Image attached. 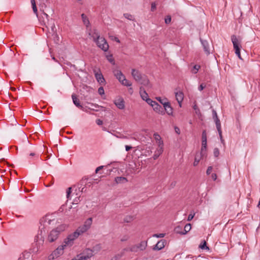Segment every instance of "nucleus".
<instances>
[{"instance_id":"f3484780","label":"nucleus","mask_w":260,"mask_h":260,"mask_svg":"<svg viewBox=\"0 0 260 260\" xmlns=\"http://www.w3.org/2000/svg\"><path fill=\"white\" fill-rule=\"evenodd\" d=\"M140 95L142 98V99L143 100H146L147 99H148V94L146 92V90H145V89L144 88V87H143L142 86L140 87Z\"/></svg>"},{"instance_id":"e2e57ef3","label":"nucleus","mask_w":260,"mask_h":260,"mask_svg":"<svg viewBox=\"0 0 260 260\" xmlns=\"http://www.w3.org/2000/svg\"><path fill=\"white\" fill-rule=\"evenodd\" d=\"M145 101L150 105H151V104H152V103H153V101L149 98L147 99Z\"/></svg>"},{"instance_id":"49530a36","label":"nucleus","mask_w":260,"mask_h":260,"mask_svg":"<svg viewBox=\"0 0 260 260\" xmlns=\"http://www.w3.org/2000/svg\"><path fill=\"white\" fill-rule=\"evenodd\" d=\"M44 220L45 222H47L49 224H50L51 222L54 220V219L51 220L50 219H49L48 216H46L45 217H44Z\"/></svg>"},{"instance_id":"2f4dec72","label":"nucleus","mask_w":260,"mask_h":260,"mask_svg":"<svg viewBox=\"0 0 260 260\" xmlns=\"http://www.w3.org/2000/svg\"><path fill=\"white\" fill-rule=\"evenodd\" d=\"M121 83L125 86H131L132 85V83L127 80L125 78L123 81H121Z\"/></svg>"},{"instance_id":"4c0bfd02","label":"nucleus","mask_w":260,"mask_h":260,"mask_svg":"<svg viewBox=\"0 0 260 260\" xmlns=\"http://www.w3.org/2000/svg\"><path fill=\"white\" fill-rule=\"evenodd\" d=\"M123 15L125 18H126L128 20H132V21L134 20V16L130 14L125 13V14H124Z\"/></svg>"},{"instance_id":"412c9836","label":"nucleus","mask_w":260,"mask_h":260,"mask_svg":"<svg viewBox=\"0 0 260 260\" xmlns=\"http://www.w3.org/2000/svg\"><path fill=\"white\" fill-rule=\"evenodd\" d=\"M89 35H91V34H89ZM91 37L93 38L94 42H96V40H99V39L102 38L100 37L99 33L95 29H94L92 33Z\"/></svg>"},{"instance_id":"4be33fe9","label":"nucleus","mask_w":260,"mask_h":260,"mask_svg":"<svg viewBox=\"0 0 260 260\" xmlns=\"http://www.w3.org/2000/svg\"><path fill=\"white\" fill-rule=\"evenodd\" d=\"M83 254L85 255L88 258L93 256V250L87 248L84 251Z\"/></svg>"},{"instance_id":"680f3d73","label":"nucleus","mask_w":260,"mask_h":260,"mask_svg":"<svg viewBox=\"0 0 260 260\" xmlns=\"http://www.w3.org/2000/svg\"><path fill=\"white\" fill-rule=\"evenodd\" d=\"M211 178L214 181H215L217 179V175L215 173L212 174Z\"/></svg>"},{"instance_id":"5701e85b","label":"nucleus","mask_w":260,"mask_h":260,"mask_svg":"<svg viewBox=\"0 0 260 260\" xmlns=\"http://www.w3.org/2000/svg\"><path fill=\"white\" fill-rule=\"evenodd\" d=\"M137 246L138 247V249L140 250H144L146 249L147 247V242L146 241H142L139 244H137Z\"/></svg>"},{"instance_id":"f704fd0d","label":"nucleus","mask_w":260,"mask_h":260,"mask_svg":"<svg viewBox=\"0 0 260 260\" xmlns=\"http://www.w3.org/2000/svg\"><path fill=\"white\" fill-rule=\"evenodd\" d=\"M174 231L177 234H180L181 235H182L183 230L182 227L180 226H176L174 229Z\"/></svg>"},{"instance_id":"6e6d98bb","label":"nucleus","mask_w":260,"mask_h":260,"mask_svg":"<svg viewBox=\"0 0 260 260\" xmlns=\"http://www.w3.org/2000/svg\"><path fill=\"white\" fill-rule=\"evenodd\" d=\"M212 113H213V118L214 119V120L217 118H218L217 113L215 110H212Z\"/></svg>"},{"instance_id":"79ce46f5","label":"nucleus","mask_w":260,"mask_h":260,"mask_svg":"<svg viewBox=\"0 0 260 260\" xmlns=\"http://www.w3.org/2000/svg\"><path fill=\"white\" fill-rule=\"evenodd\" d=\"M195 215V213L193 211L191 212L189 214L187 218V221H191Z\"/></svg>"},{"instance_id":"f257e3e1","label":"nucleus","mask_w":260,"mask_h":260,"mask_svg":"<svg viewBox=\"0 0 260 260\" xmlns=\"http://www.w3.org/2000/svg\"><path fill=\"white\" fill-rule=\"evenodd\" d=\"M132 75L136 81L139 82L143 86L148 88H151L152 87L147 76L142 74L138 70L133 69L132 70Z\"/></svg>"},{"instance_id":"3c124183","label":"nucleus","mask_w":260,"mask_h":260,"mask_svg":"<svg viewBox=\"0 0 260 260\" xmlns=\"http://www.w3.org/2000/svg\"><path fill=\"white\" fill-rule=\"evenodd\" d=\"M98 92H99V94H100V95L104 94V88L103 87H100L98 89Z\"/></svg>"},{"instance_id":"ea45409f","label":"nucleus","mask_w":260,"mask_h":260,"mask_svg":"<svg viewBox=\"0 0 260 260\" xmlns=\"http://www.w3.org/2000/svg\"><path fill=\"white\" fill-rule=\"evenodd\" d=\"M165 23L166 24H169L171 22V17L170 15H168L166 17L165 19Z\"/></svg>"},{"instance_id":"c85d7f7f","label":"nucleus","mask_w":260,"mask_h":260,"mask_svg":"<svg viewBox=\"0 0 260 260\" xmlns=\"http://www.w3.org/2000/svg\"><path fill=\"white\" fill-rule=\"evenodd\" d=\"M190 230H191V224L190 223L186 224L185 225L184 229L183 230L182 235H185Z\"/></svg>"},{"instance_id":"774afa93","label":"nucleus","mask_w":260,"mask_h":260,"mask_svg":"<svg viewBox=\"0 0 260 260\" xmlns=\"http://www.w3.org/2000/svg\"><path fill=\"white\" fill-rule=\"evenodd\" d=\"M159 155H158L157 152H155V154H154L153 158L154 159H156L158 157Z\"/></svg>"},{"instance_id":"aec40b11","label":"nucleus","mask_w":260,"mask_h":260,"mask_svg":"<svg viewBox=\"0 0 260 260\" xmlns=\"http://www.w3.org/2000/svg\"><path fill=\"white\" fill-rule=\"evenodd\" d=\"M214 121L215 122L216 126L218 132V134L219 135H221V127L220 120L218 118H217L215 119H214Z\"/></svg>"},{"instance_id":"f03ea898","label":"nucleus","mask_w":260,"mask_h":260,"mask_svg":"<svg viewBox=\"0 0 260 260\" xmlns=\"http://www.w3.org/2000/svg\"><path fill=\"white\" fill-rule=\"evenodd\" d=\"M67 228L66 224H61L56 228L51 230L48 235L46 242L52 243L55 242L59 237L61 232L64 231Z\"/></svg>"},{"instance_id":"de8ad7c7","label":"nucleus","mask_w":260,"mask_h":260,"mask_svg":"<svg viewBox=\"0 0 260 260\" xmlns=\"http://www.w3.org/2000/svg\"><path fill=\"white\" fill-rule=\"evenodd\" d=\"M165 236V234H163V233H161V234H154L153 235V237H156V238H163Z\"/></svg>"},{"instance_id":"7ed1b4c3","label":"nucleus","mask_w":260,"mask_h":260,"mask_svg":"<svg viewBox=\"0 0 260 260\" xmlns=\"http://www.w3.org/2000/svg\"><path fill=\"white\" fill-rule=\"evenodd\" d=\"M88 230L86 226L84 225L79 226L76 231L72 235H70L66 239H64V243L68 244H73L74 240L78 237V236L86 232Z\"/></svg>"},{"instance_id":"72a5a7b5","label":"nucleus","mask_w":260,"mask_h":260,"mask_svg":"<svg viewBox=\"0 0 260 260\" xmlns=\"http://www.w3.org/2000/svg\"><path fill=\"white\" fill-rule=\"evenodd\" d=\"M201 66L198 64H196L193 66V69L191 70V72L193 74H196L200 69Z\"/></svg>"},{"instance_id":"5fc2aeb1","label":"nucleus","mask_w":260,"mask_h":260,"mask_svg":"<svg viewBox=\"0 0 260 260\" xmlns=\"http://www.w3.org/2000/svg\"><path fill=\"white\" fill-rule=\"evenodd\" d=\"M88 259V257L85 255L80 256L77 260H87Z\"/></svg>"},{"instance_id":"09e8293b","label":"nucleus","mask_w":260,"mask_h":260,"mask_svg":"<svg viewBox=\"0 0 260 260\" xmlns=\"http://www.w3.org/2000/svg\"><path fill=\"white\" fill-rule=\"evenodd\" d=\"M101 247L100 244H97L93 247V251L94 250L100 251L101 250Z\"/></svg>"},{"instance_id":"69168bd1","label":"nucleus","mask_w":260,"mask_h":260,"mask_svg":"<svg viewBox=\"0 0 260 260\" xmlns=\"http://www.w3.org/2000/svg\"><path fill=\"white\" fill-rule=\"evenodd\" d=\"M104 166H100L99 167H98L96 170H95V173H98V172L102 170Z\"/></svg>"},{"instance_id":"603ef678","label":"nucleus","mask_w":260,"mask_h":260,"mask_svg":"<svg viewBox=\"0 0 260 260\" xmlns=\"http://www.w3.org/2000/svg\"><path fill=\"white\" fill-rule=\"evenodd\" d=\"M206 86V84L202 83L199 87V90L200 91L203 90Z\"/></svg>"},{"instance_id":"58836bf2","label":"nucleus","mask_w":260,"mask_h":260,"mask_svg":"<svg viewBox=\"0 0 260 260\" xmlns=\"http://www.w3.org/2000/svg\"><path fill=\"white\" fill-rule=\"evenodd\" d=\"M134 219L133 217L132 216H127L124 219V221L125 222H130Z\"/></svg>"},{"instance_id":"4d7b16f0","label":"nucleus","mask_w":260,"mask_h":260,"mask_svg":"<svg viewBox=\"0 0 260 260\" xmlns=\"http://www.w3.org/2000/svg\"><path fill=\"white\" fill-rule=\"evenodd\" d=\"M43 17L44 18V19H45L46 20V22H47V19H50L49 18V16L45 13H43V15L42 16V18H43Z\"/></svg>"},{"instance_id":"39448f33","label":"nucleus","mask_w":260,"mask_h":260,"mask_svg":"<svg viewBox=\"0 0 260 260\" xmlns=\"http://www.w3.org/2000/svg\"><path fill=\"white\" fill-rule=\"evenodd\" d=\"M231 40L233 44L234 48L235 50L236 54L238 56L240 59H242L240 54V49L241 47V40L240 38H237L236 35H232L231 36Z\"/></svg>"},{"instance_id":"338daca9","label":"nucleus","mask_w":260,"mask_h":260,"mask_svg":"<svg viewBox=\"0 0 260 260\" xmlns=\"http://www.w3.org/2000/svg\"><path fill=\"white\" fill-rule=\"evenodd\" d=\"M29 156H36V157L38 158L39 157V155H37L36 153L35 152H31L29 154Z\"/></svg>"},{"instance_id":"a211bd4d","label":"nucleus","mask_w":260,"mask_h":260,"mask_svg":"<svg viewBox=\"0 0 260 260\" xmlns=\"http://www.w3.org/2000/svg\"><path fill=\"white\" fill-rule=\"evenodd\" d=\"M154 110L156 112L164 114L165 112L164 111V108L158 104H155V106L153 108Z\"/></svg>"},{"instance_id":"e433bc0d","label":"nucleus","mask_w":260,"mask_h":260,"mask_svg":"<svg viewBox=\"0 0 260 260\" xmlns=\"http://www.w3.org/2000/svg\"><path fill=\"white\" fill-rule=\"evenodd\" d=\"M154 138L155 139V140L158 142V144H159L160 142H162L161 140V137L160 136L157 134V133H154L153 135Z\"/></svg>"},{"instance_id":"423d86ee","label":"nucleus","mask_w":260,"mask_h":260,"mask_svg":"<svg viewBox=\"0 0 260 260\" xmlns=\"http://www.w3.org/2000/svg\"><path fill=\"white\" fill-rule=\"evenodd\" d=\"M64 244L59 246L58 248H57L55 250L53 251L51 254L49 256V259H54L55 258H57L60 255H61L63 252V249L65 247L67 246H72L73 244H66L64 242Z\"/></svg>"},{"instance_id":"f8f14e48","label":"nucleus","mask_w":260,"mask_h":260,"mask_svg":"<svg viewBox=\"0 0 260 260\" xmlns=\"http://www.w3.org/2000/svg\"><path fill=\"white\" fill-rule=\"evenodd\" d=\"M166 241L165 240H161L159 241L153 247L154 250H159L162 249L165 246Z\"/></svg>"},{"instance_id":"c9c22d12","label":"nucleus","mask_w":260,"mask_h":260,"mask_svg":"<svg viewBox=\"0 0 260 260\" xmlns=\"http://www.w3.org/2000/svg\"><path fill=\"white\" fill-rule=\"evenodd\" d=\"M107 59H108V60L111 62V63H112L113 64H115V61H114V58H113V56L112 54H110V55H107Z\"/></svg>"},{"instance_id":"ddd939ff","label":"nucleus","mask_w":260,"mask_h":260,"mask_svg":"<svg viewBox=\"0 0 260 260\" xmlns=\"http://www.w3.org/2000/svg\"><path fill=\"white\" fill-rule=\"evenodd\" d=\"M128 248H125L123 249L119 253H118L113 257H112L111 260H118L120 259L122 256H123L124 255L125 251H128Z\"/></svg>"},{"instance_id":"6ab92c4d","label":"nucleus","mask_w":260,"mask_h":260,"mask_svg":"<svg viewBox=\"0 0 260 260\" xmlns=\"http://www.w3.org/2000/svg\"><path fill=\"white\" fill-rule=\"evenodd\" d=\"M88 180V178L85 176L82 178L78 183V186L79 189L82 187V186L86 185Z\"/></svg>"},{"instance_id":"9b49d317","label":"nucleus","mask_w":260,"mask_h":260,"mask_svg":"<svg viewBox=\"0 0 260 260\" xmlns=\"http://www.w3.org/2000/svg\"><path fill=\"white\" fill-rule=\"evenodd\" d=\"M113 73L116 78L121 83V81H123L125 78L124 75L122 74L121 71L118 70H115L113 71Z\"/></svg>"},{"instance_id":"0eeeda50","label":"nucleus","mask_w":260,"mask_h":260,"mask_svg":"<svg viewBox=\"0 0 260 260\" xmlns=\"http://www.w3.org/2000/svg\"><path fill=\"white\" fill-rule=\"evenodd\" d=\"M95 42L97 46L104 51H107L108 50L109 45L105 38L102 37L99 39V40H96Z\"/></svg>"},{"instance_id":"0e129e2a","label":"nucleus","mask_w":260,"mask_h":260,"mask_svg":"<svg viewBox=\"0 0 260 260\" xmlns=\"http://www.w3.org/2000/svg\"><path fill=\"white\" fill-rule=\"evenodd\" d=\"M128 237L127 236H125L122 238L121 239L120 241L121 242L126 241L128 240Z\"/></svg>"},{"instance_id":"9d476101","label":"nucleus","mask_w":260,"mask_h":260,"mask_svg":"<svg viewBox=\"0 0 260 260\" xmlns=\"http://www.w3.org/2000/svg\"><path fill=\"white\" fill-rule=\"evenodd\" d=\"M164 109L169 115L173 114V108L169 102H164Z\"/></svg>"},{"instance_id":"1a4fd4ad","label":"nucleus","mask_w":260,"mask_h":260,"mask_svg":"<svg viewBox=\"0 0 260 260\" xmlns=\"http://www.w3.org/2000/svg\"><path fill=\"white\" fill-rule=\"evenodd\" d=\"M114 103L118 109L122 110L125 108V102L122 98H118L115 100Z\"/></svg>"},{"instance_id":"dca6fc26","label":"nucleus","mask_w":260,"mask_h":260,"mask_svg":"<svg viewBox=\"0 0 260 260\" xmlns=\"http://www.w3.org/2000/svg\"><path fill=\"white\" fill-rule=\"evenodd\" d=\"M72 98L73 103L78 108L82 109L83 106L80 104L79 100L77 98L75 94H72Z\"/></svg>"},{"instance_id":"c756f323","label":"nucleus","mask_w":260,"mask_h":260,"mask_svg":"<svg viewBox=\"0 0 260 260\" xmlns=\"http://www.w3.org/2000/svg\"><path fill=\"white\" fill-rule=\"evenodd\" d=\"M207 144V134L206 131H203L202 135V144Z\"/></svg>"},{"instance_id":"bf43d9fd","label":"nucleus","mask_w":260,"mask_h":260,"mask_svg":"<svg viewBox=\"0 0 260 260\" xmlns=\"http://www.w3.org/2000/svg\"><path fill=\"white\" fill-rule=\"evenodd\" d=\"M32 8L34 12L37 15L38 10H37V8L36 5H34L32 6Z\"/></svg>"},{"instance_id":"b1692460","label":"nucleus","mask_w":260,"mask_h":260,"mask_svg":"<svg viewBox=\"0 0 260 260\" xmlns=\"http://www.w3.org/2000/svg\"><path fill=\"white\" fill-rule=\"evenodd\" d=\"M206 149H207V144H202V148L201 151L200 153V155L202 156H206Z\"/></svg>"},{"instance_id":"20e7f679","label":"nucleus","mask_w":260,"mask_h":260,"mask_svg":"<svg viewBox=\"0 0 260 260\" xmlns=\"http://www.w3.org/2000/svg\"><path fill=\"white\" fill-rule=\"evenodd\" d=\"M43 23L48 30L50 28L51 29V31H49L48 34H47L48 37L55 36L58 38V36L56 32V29L54 24V20L52 18L50 19H47V22H46L45 19L43 17Z\"/></svg>"},{"instance_id":"393cba45","label":"nucleus","mask_w":260,"mask_h":260,"mask_svg":"<svg viewBox=\"0 0 260 260\" xmlns=\"http://www.w3.org/2000/svg\"><path fill=\"white\" fill-rule=\"evenodd\" d=\"M158 155H160L163 152V142H160L158 144V148L155 151Z\"/></svg>"},{"instance_id":"bb28decb","label":"nucleus","mask_w":260,"mask_h":260,"mask_svg":"<svg viewBox=\"0 0 260 260\" xmlns=\"http://www.w3.org/2000/svg\"><path fill=\"white\" fill-rule=\"evenodd\" d=\"M92 218L91 217H89L86 220L83 225H84V226H86L87 228L89 229L92 224Z\"/></svg>"},{"instance_id":"8fccbe9b","label":"nucleus","mask_w":260,"mask_h":260,"mask_svg":"<svg viewBox=\"0 0 260 260\" xmlns=\"http://www.w3.org/2000/svg\"><path fill=\"white\" fill-rule=\"evenodd\" d=\"M156 9V4H155V3H152L151 4V11L153 12Z\"/></svg>"},{"instance_id":"2eb2a0df","label":"nucleus","mask_w":260,"mask_h":260,"mask_svg":"<svg viewBox=\"0 0 260 260\" xmlns=\"http://www.w3.org/2000/svg\"><path fill=\"white\" fill-rule=\"evenodd\" d=\"M176 99L178 102L180 106L181 107V104L184 98V94L182 92L179 91L176 92L175 94Z\"/></svg>"},{"instance_id":"6e6552de","label":"nucleus","mask_w":260,"mask_h":260,"mask_svg":"<svg viewBox=\"0 0 260 260\" xmlns=\"http://www.w3.org/2000/svg\"><path fill=\"white\" fill-rule=\"evenodd\" d=\"M201 44L203 47L204 51L207 55H209L211 53H212V50L210 47V45L207 41L203 40L200 38V39Z\"/></svg>"},{"instance_id":"c03bdc74","label":"nucleus","mask_w":260,"mask_h":260,"mask_svg":"<svg viewBox=\"0 0 260 260\" xmlns=\"http://www.w3.org/2000/svg\"><path fill=\"white\" fill-rule=\"evenodd\" d=\"M213 154L215 157H218L219 155V150L218 148H215L213 151Z\"/></svg>"},{"instance_id":"a19ab883","label":"nucleus","mask_w":260,"mask_h":260,"mask_svg":"<svg viewBox=\"0 0 260 260\" xmlns=\"http://www.w3.org/2000/svg\"><path fill=\"white\" fill-rule=\"evenodd\" d=\"M199 247L201 249H209L208 247H207V245H206V242L205 241H204V242L203 243H201Z\"/></svg>"},{"instance_id":"37998d69","label":"nucleus","mask_w":260,"mask_h":260,"mask_svg":"<svg viewBox=\"0 0 260 260\" xmlns=\"http://www.w3.org/2000/svg\"><path fill=\"white\" fill-rule=\"evenodd\" d=\"M156 99L163 105V106H164V102H168L167 99H162L160 97H157Z\"/></svg>"},{"instance_id":"052dcab7","label":"nucleus","mask_w":260,"mask_h":260,"mask_svg":"<svg viewBox=\"0 0 260 260\" xmlns=\"http://www.w3.org/2000/svg\"><path fill=\"white\" fill-rule=\"evenodd\" d=\"M96 123L99 125H102L103 123V121L100 119H98L96 120Z\"/></svg>"},{"instance_id":"473e14b6","label":"nucleus","mask_w":260,"mask_h":260,"mask_svg":"<svg viewBox=\"0 0 260 260\" xmlns=\"http://www.w3.org/2000/svg\"><path fill=\"white\" fill-rule=\"evenodd\" d=\"M128 248V251H130L131 252H138V251L139 250L138 247L137 246V245H133L132 247H131L130 248Z\"/></svg>"},{"instance_id":"864d4df0","label":"nucleus","mask_w":260,"mask_h":260,"mask_svg":"<svg viewBox=\"0 0 260 260\" xmlns=\"http://www.w3.org/2000/svg\"><path fill=\"white\" fill-rule=\"evenodd\" d=\"M71 189H72V187H69L68 188V190L67 191V198L68 199L69 198V197H70V193H71Z\"/></svg>"},{"instance_id":"a18cd8bd","label":"nucleus","mask_w":260,"mask_h":260,"mask_svg":"<svg viewBox=\"0 0 260 260\" xmlns=\"http://www.w3.org/2000/svg\"><path fill=\"white\" fill-rule=\"evenodd\" d=\"M193 109L195 110L196 113L197 115H201L200 109L198 108L196 105H194L193 107Z\"/></svg>"},{"instance_id":"a878e982","label":"nucleus","mask_w":260,"mask_h":260,"mask_svg":"<svg viewBox=\"0 0 260 260\" xmlns=\"http://www.w3.org/2000/svg\"><path fill=\"white\" fill-rule=\"evenodd\" d=\"M115 181L117 183H120L123 182H127V179L123 177H117L115 178Z\"/></svg>"},{"instance_id":"13d9d810","label":"nucleus","mask_w":260,"mask_h":260,"mask_svg":"<svg viewBox=\"0 0 260 260\" xmlns=\"http://www.w3.org/2000/svg\"><path fill=\"white\" fill-rule=\"evenodd\" d=\"M212 170V166H209L208 167V169L207 170V171H206V173L207 175H209L210 173H211V172Z\"/></svg>"},{"instance_id":"4468645a","label":"nucleus","mask_w":260,"mask_h":260,"mask_svg":"<svg viewBox=\"0 0 260 260\" xmlns=\"http://www.w3.org/2000/svg\"><path fill=\"white\" fill-rule=\"evenodd\" d=\"M95 77L98 82L100 84H104L105 82V80L102 73H95Z\"/></svg>"},{"instance_id":"cd10ccee","label":"nucleus","mask_w":260,"mask_h":260,"mask_svg":"<svg viewBox=\"0 0 260 260\" xmlns=\"http://www.w3.org/2000/svg\"><path fill=\"white\" fill-rule=\"evenodd\" d=\"M81 17L84 24L86 25V26H88V25H89L90 22L87 16L84 14H82L81 15Z\"/></svg>"},{"instance_id":"7c9ffc66","label":"nucleus","mask_w":260,"mask_h":260,"mask_svg":"<svg viewBox=\"0 0 260 260\" xmlns=\"http://www.w3.org/2000/svg\"><path fill=\"white\" fill-rule=\"evenodd\" d=\"M204 156H202L201 155H199L198 154H196V156H195V158H194V161L193 162V166H197L199 161H200V159L202 158V157H203Z\"/></svg>"}]
</instances>
